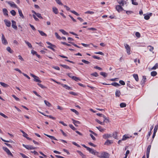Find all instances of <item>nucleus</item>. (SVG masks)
<instances>
[{
	"instance_id": "0e129e2a",
	"label": "nucleus",
	"mask_w": 158,
	"mask_h": 158,
	"mask_svg": "<svg viewBox=\"0 0 158 158\" xmlns=\"http://www.w3.org/2000/svg\"><path fill=\"white\" fill-rule=\"evenodd\" d=\"M144 18L145 19L148 20L150 18V16L149 15H145L144 17Z\"/></svg>"
},
{
	"instance_id": "393cba45",
	"label": "nucleus",
	"mask_w": 158,
	"mask_h": 158,
	"mask_svg": "<svg viewBox=\"0 0 158 158\" xmlns=\"http://www.w3.org/2000/svg\"><path fill=\"white\" fill-rule=\"evenodd\" d=\"M133 77L136 81H139V77L137 74H134L133 75Z\"/></svg>"
},
{
	"instance_id": "680f3d73",
	"label": "nucleus",
	"mask_w": 158,
	"mask_h": 158,
	"mask_svg": "<svg viewBox=\"0 0 158 158\" xmlns=\"http://www.w3.org/2000/svg\"><path fill=\"white\" fill-rule=\"evenodd\" d=\"M130 81H128V83H127V86L131 88H132L133 87L132 86L131 84L130 83Z\"/></svg>"
},
{
	"instance_id": "f03ea898",
	"label": "nucleus",
	"mask_w": 158,
	"mask_h": 158,
	"mask_svg": "<svg viewBox=\"0 0 158 158\" xmlns=\"http://www.w3.org/2000/svg\"><path fill=\"white\" fill-rule=\"evenodd\" d=\"M87 150L89 151L90 153L95 155H96L97 156L98 154H99V152H98L89 148Z\"/></svg>"
},
{
	"instance_id": "ea45409f",
	"label": "nucleus",
	"mask_w": 158,
	"mask_h": 158,
	"mask_svg": "<svg viewBox=\"0 0 158 158\" xmlns=\"http://www.w3.org/2000/svg\"><path fill=\"white\" fill-rule=\"evenodd\" d=\"M120 106L121 108L125 107L126 106V104L125 103H121L120 104Z\"/></svg>"
},
{
	"instance_id": "20e7f679",
	"label": "nucleus",
	"mask_w": 158,
	"mask_h": 158,
	"mask_svg": "<svg viewBox=\"0 0 158 158\" xmlns=\"http://www.w3.org/2000/svg\"><path fill=\"white\" fill-rule=\"evenodd\" d=\"M2 149L8 155L13 156L12 154L7 148L6 147H3Z\"/></svg>"
},
{
	"instance_id": "c03bdc74",
	"label": "nucleus",
	"mask_w": 158,
	"mask_h": 158,
	"mask_svg": "<svg viewBox=\"0 0 158 158\" xmlns=\"http://www.w3.org/2000/svg\"><path fill=\"white\" fill-rule=\"evenodd\" d=\"M148 47L150 52H152L154 49L153 47L151 45L148 46Z\"/></svg>"
},
{
	"instance_id": "f257e3e1",
	"label": "nucleus",
	"mask_w": 158,
	"mask_h": 158,
	"mask_svg": "<svg viewBox=\"0 0 158 158\" xmlns=\"http://www.w3.org/2000/svg\"><path fill=\"white\" fill-rule=\"evenodd\" d=\"M97 156L100 158H109L110 155L107 152H102L100 155L98 154Z\"/></svg>"
},
{
	"instance_id": "7c9ffc66",
	"label": "nucleus",
	"mask_w": 158,
	"mask_h": 158,
	"mask_svg": "<svg viewBox=\"0 0 158 158\" xmlns=\"http://www.w3.org/2000/svg\"><path fill=\"white\" fill-rule=\"evenodd\" d=\"M96 128H97L101 132H103L105 130L104 129L102 128L100 126L99 127H96Z\"/></svg>"
},
{
	"instance_id": "cd10ccee",
	"label": "nucleus",
	"mask_w": 158,
	"mask_h": 158,
	"mask_svg": "<svg viewBox=\"0 0 158 158\" xmlns=\"http://www.w3.org/2000/svg\"><path fill=\"white\" fill-rule=\"evenodd\" d=\"M38 31L40 33L41 35L45 36H47V34L44 33L43 31L40 30H38Z\"/></svg>"
},
{
	"instance_id": "864d4df0",
	"label": "nucleus",
	"mask_w": 158,
	"mask_h": 158,
	"mask_svg": "<svg viewBox=\"0 0 158 158\" xmlns=\"http://www.w3.org/2000/svg\"><path fill=\"white\" fill-rule=\"evenodd\" d=\"M55 34L57 38L60 40L61 39V38L58 35L57 32H55Z\"/></svg>"
},
{
	"instance_id": "4468645a",
	"label": "nucleus",
	"mask_w": 158,
	"mask_h": 158,
	"mask_svg": "<svg viewBox=\"0 0 158 158\" xmlns=\"http://www.w3.org/2000/svg\"><path fill=\"white\" fill-rule=\"evenodd\" d=\"M72 120L73 121V123L76 127L78 126L77 124H80L81 123L79 121L73 119H72Z\"/></svg>"
},
{
	"instance_id": "bf43d9fd",
	"label": "nucleus",
	"mask_w": 158,
	"mask_h": 158,
	"mask_svg": "<svg viewBox=\"0 0 158 158\" xmlns=\"http://www.w3.org/2000/svg\"><path fill=\"white\" fill-rule=\"evenodd\" d=\"M94 12L93 11H90L89 10L87 11L86 12H85V14H94Z\"/></svg>"
},
{
	"instance_id": "412c9836",
	"label": "nucleus",
	"mask_w": 158,
	"mask_h": 158,
	"mask_svg": "<svg viewBox=\"0 0 158 158\" xmlns=\"http://www.w3.org/2000/svg\"><path fill=\"white\" fill-rule=\"evenodd\" d=\"M44 135L47 136V137H49L51 139H54V140H57V139H56V138H55V137H54V136H51L50 135L46 134H45V133L44 134Z\"/></svg>"
},
{
	"instance_id": "6e6d98bb",
	"label": "nucleus",
	"mask_w": 158,
	"mask_h": 158,
	"mask_svg": "<svg viewBox=\"0 0 158 158\" xmlns=\"http://www.w3.org/2000/svg\"><path fill=\"white\" fill-rule=\"evenodd\" d=\"M69 127L70 128H71L72 130H73L74 131H75L76 128H75L72 125V124H69Z\"/></svg>"
},
{
	"instance_id": "b1692460",
	"label": "nucleus",
	"mask_w": 158,
	"mask_h": 158,
	"mask_svg": "<svg viewBox=\"0 0 158 158\" xmlns=\"http://www.w3.org/2000/svg\"><path fill=\"white\" fill-rule=\"evenodd\" d=\"M113 143V142L112 141L109 140H107L106 141L105 143L104 144L106 145H109L110 144H111Z\"/></svg>"
},
{
	"instance_id": "0eeeda50",
	"label": "nucleus",
	"mask_w": 158,
	"mask_h": 158,
	"mask_svg": "<svg viewBox=\"0 0 158 158\" xmlns=\"http://www.w3.org/2000/svg\"><path fill=\"white\" fill-rule=\"evenodd\" d=\"M125 48L126 49L128 55H130L131 54V48L127 44L124 45Z\"/></svg>"
},
{
	"instance_id": "37998d69",
	"label": "nucleus",
	"mask_w": 158,
	"mask_h": 158,
	"mask_svg": "<svg viewBox=\"0 0 158 158\" xmlns=\"http://www.w3.org/2000/svg\"><path fill=\"white\" fill-rule=\"evenodd\" d=\"M129 137L127 135H124L123 136V138L122 139V140H126L127 139L129 138Z\"/></svg>"
},
{
	"instance_id": "a18cd8bd",
	"label": "nucleus",
	"mask_w": 158,
	"mask_h": 158,
	"mask_svg": "<svg viewBox=\"0 0 158 158\" xmlns=\"http://www.w3.org/2000/svg\"><path fill=\"white\" fill-rule=\"evenodd\" d=\"M146 76H143V78L141 81V82L143 83H144L146 81Z\"/></svg>"
},
{
	"instance_id": "a19ab883",
	"label": "nucleus",
	"mask_w": 158,
	"mask_h": 158,
	"mask_svg": "<svg viewBox=\"0 0 158 158\" xmlns=\"http://www.w3.org/2000/svg\"><path fill=\"white\" fill-rule=\"evenodd\" d=\"M100 74L102 76L105 77H106L107 76V74L105 72H101L100 73Z\"/></svg>"
},
{
	"instance_id": "3c124183",
	"label": "nucleus",
	"mask_w": 158,
	"mask_h": 158,
	"mask_svg": "<svg viewBox=\"0 0 158 158\" xmlns=\"http://www.w3.org/2000/svg\"><path fill=\"white\" fill-rule=\"evenodd\" d=\"M20 154L21 156L23 158H29L28 156H27L23 153H20Z\"/></svg>"
},
{
	"instance_id": "4be33fe9",
	"label": "nucleus",
	"mask_w": 158,
	"mask_h": 158,
	"mask_svg": "<svg viewBox=\"0 0 158 158\" xmlns=\"http://www.w3.org/2000/svg\"><path fill=\"white\" fill-rule=\"evenodd\" d=\"M3 12L4 15L8 16V11L7 9L6 8L3 9Z\"/></svg>"
},
{
	"instance_id": "7ed1b4c3",
	"label": "nucleus",
	"mask_w": 158,
	"mask_h": 158,
	"mask_svg": "<svg viewBox=\"0 0 158 158\" xmlns=\"http://www.w3.org/2000/svg\"><path fill=\"white\" fill-rule=\"evenodd\" d=\"M46 43L49 45V46H48V48L52 49L53 51H55V50L54 48H56V46L55 45L52 44L51 43L48 42H47Z\"/></svg>"
},
{
	"instance_id": "c756f323",
	"label": "nucleus",
	"mask_w": 158,
	"mask_h": 158,
	"mask_svg": "<svg viewBox=\"0 0 158 158\" xmlns=\"http://www.w3.org/2000/svg\"><path fill=\"white\" fill-rule=\"evenodd\" d=\"M59 31L64 35H68V33L63 29H60Z\"/></svg>"
},
{
	"instance_id": "e433bc0d",
	"label": "nucleus",
	"mask_w": 158,
	"mask_h": 158,
	"mask_svg": "<svg viewBox=\"0 0 158 158\" xmlns=\"http://www.w3.org/2000/svg\"><path fill=\"white\" fill-rule=\"evenodd\" d=\"M69 43L72 44L73 45H74L75 47H77L79 48H81V47H80L78 45H77V44H75L74 42H69Z\"/></svg>"
},
{
	"instance_id": "2f4dec72",
	"label": "nucleus",
	"mask_w": 158,
	"mask_h": 158,
	"mask_svg": "<svg viewBox=\"0 0 158 158\" xmlns=\"http://www.w3.org/2000/svg\"><path fill=\"white\" fill-rule=\"evenodd\" d=\"M121 94V92L119 90H116L115 92V95L116 97H119Z\"/></svg>"
},
{
	"instance_id": "09e8293b",
	"label": "nucleus",
	"mask_w": 158,
	"mask_h": 158,
	"mask_svg": "<svg viewBox=\"0 0 158 158\" xmlns=\"http://www.w3.org/2000/svg\"><path fill=\"white\" fill-rule=\"evenodd\" d=\"M81 61L83 63H85V64H89L90 63L89 61L86 60L84 59L82 60Z\"/></svg>"
},
{
	"instance_id": "052dcab7",
	"label": "nucleus",
	"mask_w": 158,
	"mask_h": 158,
	"mask_svg": "<svg viewBox=\"0 0 158 158\" xmlns=\"http://www.w3.org/2000/svg\"><path fill=\"white\" fill-rule=\"evenodd\" d=\"M95 54H100L102 55H104V54L102 52H94Z\"/></svg>"
},
{
	"instance_id": "423d86ee",
	"label": "nucleus",
	"mask_w": 158,
	"mask_h": 158,
	"mask_svg": "<svg viewBox=\"0 0 158 158\" xmlns=\"http://www.w3.org/2000/svg\"><path fill=\"white\" fill-rule=\"evenodd\" d=\"M23 146L28 150L34 149L35 147H33L32 146L30 145H25L24 144H23Z\"/></svg>"
},
{
	"instance_id": "72a5a7b5",
	"label": "nucleus",
	"mask_w": 158,
	"mask_h": 158,
	"mask_svg": "<svg viewBox=\"0 0 158 158\" xmlns=\"http://www.w3.org/2000/svg\"><path fill=\"white\" fill-rule=\"evenodd\" d=\"M25 43L27 45L28 47L30 48H32V46L31 45V44L28 42L27 41H26L25 40Z\"/></svg>"
},
{
	"instance_id": "c9c22d12",
	"label": "nucleus",
	"mask_w": 158,
	"mask_h": 158,
	"mask_svg": "<svg viewBox=\"0 0 158 158\" xmlns=\"http://www.w3.org/2000/svg\"><path fill=\"white\" fill-rule=\"evenodd\" d=\"M157 68H158V63H156L155 65L151 69L152 70H155Z\"/></svg>"
},
{
	"instance_id": "58836bf2",
	"label": "nucleus",
	"mask_w": 158,
	"mask_h": 158,
	"mask_svg": "<svg viewBox=\"0 0 158 158\" xmlns=\"http://www.w3.org/2000/svg\"><path fill=\"white\" fill-rule=\"evenodd\" d=\"M111 85L114 86H118L120 85L119 84L115 82L112 83Z\"/></svg>"
},
{
	"instance_id": "2eb2a0df",
	"label": "nucleus",
	"mask_w": 158,
	"mask_h": 158,
	"mask_svg": "<svg viewBox=\"0 0 158 158\" xmlns=\"http://www.w3.org/2000/svg\"><path fill=\"white\" fill-rule=\"evenodd\" d=\"M111 137V134H106L103 135V137L105 139H106Z\"/></svg>"
},
{
	"instance_id": "9b49d317",
	"label": "nucleus",
	"mask_w": 158,
	"mask_h": 158,
	"mask_svg": "<svg viewBox=\"0 0 158 158\" xmlns=\"http://www.w3.org/2000/svg\"><path fill=\"white\" fill-rule=\"evenodd\" d=\"M117 1L122 6H123L126 3V1L124 0H117Z\"/></svg>"
},
{
	"instance_id": "4c0bfd02",
	"label": "nucleus",
	"mask_w": 158,
	"mask_h": 158,
	"mask_svg": "<svg viewBox=\"0 0 158 158\" xmlns=\"http://www.w3.org/2000/svg\"><path fill=\"white\" fill-rule=\"evenodd\" d=\"M157 74V73L156 71H154L151 72V74L152 76L154 77L156 76Z\"/></svg>"
},
{
	"instance_id": "f3484780",
	"label": "nucleus",
	"mask_w": 158,
	"mask_h": 158,
	"mask_svg": "<svg viewBox=\"0 0 158 158\" xmlns=\"http://www.w3.org/2000/svg\"><path fill=\"white\" fill-rule=\"evenodd\" d=\"M18 12L19 15V16L22 17V18H24V17L22 13V10L19 8H18Z\"/></svg>"
},
{
	"instance_id": "8fccbe9b",
	"label": "nucleus",
	"mask_w": 158,
	"mask_h": 158,
	"mask_svg": "<svg viewBox=\"0 0 158 158\" xmlns=\"http://www.w3.org/2000/svg\"><path fill=\"white\" fill-rule=\"evenodd\" d=\"M91 75L95 77H97L98 76V74L96 72L91 73Z\"/></svg>"
},
{
	"instance_id": "9d476101",
	"label": "nucleus",
	"mask_w": 158,
	"mask_h": 158,
	"mask_svg": "<svg viewBox=\"0 0 158 158\" xmlns=\"http://www.w3.org/2000/svg\"><path fill=\"white\" fill-rule=\"evenodd\" d=\"M151 145H149L147 147V152H146V154H147V158H148L149 156V153H150V150L151 148Z\"/></svg>"
},
{
	"instance_id": "79ce46f5",
	"label": "nucleus",
	"mask_w": 158,
	"mask_h": 158,
	"mask_svg": "<svg viewBox=\"0 0 158 158\" xmlns=\"http://www.w3.org/2000/svg\"><path fill=\"white\" fill-rule=\"evenodd\" d=\"M70 110L71 111H72L74 112L77 115H78L79 114V112L77 111L76 110H75L74 109H70Z\"/></svg>"
},
{
	"instance_id": "5fc2aeb1",
	"label": "nucleus",
	"mask_w": 158,
	"mask_h": 158,
	"mask_svg": "<svg viewBox=\"0 0 158 158\" xmlns=\"http://www.w3.org/2000/svg\"><path fill=\"white\" fill-rule=\"evenodd\" d=\"M0 115L2 116L4 118H8V117L7 116L5 115L4 114H3L1 112H0Z\"/></svg>"
},
{
	"instance_id": "338daca9",
	"label": "nucleus",
	"mask_w": 158,
	"mask_h": 158,
	"mask_svg": "<svg viewBox=\"0 0 158 158\" xmlns=\"http://www.w3.org/2000/svg\"><path fill=\"white\" fill-rule=\"evenodd\" d=\"M93 57L95 59H98V60H101V58L99 57H98V56H95V55L93 56Z\"/></svg>"
},
{
	"instance_id": "e2e57ef3",
	"label": "nucleus",
	"mask_w": 158,
	"mask_h": 158,
	"mask_svg": "<svg viewBox=\"0 0 158 158\" xmlns=\"http://www.w3.org/2000/svg\"><path fill=\"white\" fill-rule=\"evenodd\" d=\"M61 44H63L64 45H67L68 46H71V45L70 44H67V43H66L65 42H61Z\"/></svg>"
},
{
	"instance_id": "39448f33",
	"label": "nucleus",
	"mask_w": 158,
	"mask_h": 158,
	"mask_svg": "<svg viewBox=\"0 0 158 158\" xmlns=\"http://www.w3.org/2000/svg\"><path fill=\"white\" fill-rule=\"evenodd\" d=\"M30 75L34 78V81L39 83L41 82V81L39 79V77L37 76H36L32 73H31Z\"/></svg>"
},
{
	"instance_id": "bb28decb",
	"label": "nucleus",
	"mask_w": 158,
	"mask_h": 158,
	"mask_svg": "<svg viewBox=\"0 0 158 158\" xmlns=\"http://www.w3.org/2000/svg\"><path fill=\"white\" fill-rule=\"evenodd\" d=\"M1 85L4 87H8L9 85L7 84L2 82H0Z\"/></svg>"
},
{
	"instance_id": "1a4fd4ad",
	"label": "nucleus",
	"mask_w": 158,
	"mask_h": 158,
	"mask_svg": "<svg viewBox=\"0 0 158 158\" xmlns=\"http://www.w3.org/2000/svg\"><path fill=\"white\" fill-rule=\"evenodd\" d=\"M115 8L118 12H120L123 10V8L120 5L116 6Z\"/></svg>"
},
{
	"instance_id": "de8ad7c7",
	"label": "nucleus",
	"mask_w": 158,
	"mask_h": 158,
	"mask_svg": "<svg viewBox=\"0 0 158 158\" xmlns=\"http://www.w3.org/2000/svg\"><path fill=\"white\" fill-rule=\"evenodd\" d=\"M1 139L2 141H3L4 142H7V143H10V142L12 143V142H13V141H12L11 140H5V139H3L2 138H1Z\"/></svg>"
},
{
	"instance_id": "69168bd1",
	"label": "nucleus",
	"mask_w": 158,
	"mask_h": 158,
	"mask_svg": "<svg viewBox=\"0 0 158 158\" xmlns=\"http://www.w3.org/2000/svg\"><path fill=\"white\" fill-rule=\"evenodd\" d=\"M33 93L36 95L37 96L39 97H40V98H41V97L40 95H39V94H38L37 93V92L35 91H33Z\"/></svg>"
},
{
	"instance_id": "a211bd4d",
	"label": "nucleus",
	"mask_w": 158,
	"mask_h": 158,
	"mask_svg": "<svg viewBox=\"0 0 158 158\" xmlns=\"http://www.w3.org/2000/svg\"><path fill=\"white\" fill-rule=\"evenodd\" d=\"M69 77L70 78H71L72 79L75 80L76 81H80L81 80L80 78L78 77H77L75 76H70Z\"/></svg>"
},
{
	"instance_id": "774afa93",
	"label": "nucleus",
	"mask_w": 158,
	"mask_h": 158,
	"mask_svg": "<svg viewBox=\"0 0 158 158\" xmlns=\"http://www.w3.org/2000/svg\"><path fill=\"white\" fill-rule=\"evenodd\" d=\"M135 35L138 38H139L140 36V35L139 32H137L135 34Z\"/></svg>"
},
{
	"instance_id": "a878e982",
	"label": "nucleus",
	"mask_w": 158,
	"mask_h": 158,
	"mask_svg": "<svg viewBox=\"0 0 158 158\" xmlns=\"http://www.w3.org/2000/svg\"><path fill=\"white\" fill-rule=\"evenodd\" d=\"M113 137L116 139H118V138L117 137V132H115L113 133Z\"/></svg>"
},
{
	"instance_id": "f704fd0d",
	"label": "nucleus",
	"mask_w": 158,
	"mask_h": 158,
	"mask_svg": "<svg viewBox=\"0 0 158 158\" xmlns=\"http://www.w3.org/2000/svg\"><path fill=\"white\" fill-rule=\"evenodd\" d=\"M44 102L46 105L48 106L49 107H50L51 106V104L49 102L46 100L44 101Z\"/></svg>"
},
{
	"instance_id": "603ef678",
	"label": "nucleus",
	"mask_w": 158,
	"mask_h": 158,
	"mask_svg": "<svg viewBox=\"0 0 158 158\" xmlns=\"http://www.w3.org/2000/svg\"><path fill=\"white\" fill-rule=\"evenodd\" d=\"M10 13L11 14V15L14 16L16 15V13L15 10H12L10 11Z\"/></svg>"
},
{
	"instance_id": "4d7b16f0",
	"label": "nucleus",
	"mask_w": 158,
	"mask_h": 158,
	"mask_svg": "<svg viewBox=\"0 0 158 158\" xmlns=\"http://www.w3.org/2000/svg\"><path fill=\"white\" fill-rule=\"evenodd\" d=\"M37 17L40 19H43V17L41 16L40 14L39 13H37L36 15Z\"/></svg>"
},
{
	"instance_id": "6ab92c4d",
	"label": "nucleus",
	"mask_w": 158,
	"mask_h": 158,
	"mask_svg": "<svg viewBox=\"0 0 158 158\" xmlns=\"http://www.w3.org/2000/svg\"><path fill=\"white\" fill-rule=\"evenodd\" d=\"M96 114L99 116L101 117H103V118H104L103 122H105V120L106 119V117L104 115H103L102 114H100V113H97Z\"/></svg>"
},
{
	"instance_id": "ddd939ff",
	"label": "nucleus",
	"mask_w": 158,
	"mask_h": 158,
	"mask_svg": "<svg viewBox=\"0 0 158 158\" xmlns=\"http://www.w3.org/2000/svg\"><path fill=\"white\" fill-rule=\"evenodd\" d=\"M8 3L10 5L11 7H13L15 8H18L19 7L17 6L13 2H8Z\"/></svg>"
},
{
	"instance_id": "13d9d810",
	"label": "nucleus",
	"mask_w": 158,
	"mask_h": 158,
	"mask_svg": "<svg viewBox=\"0 0 158 158\" xmlns=\"http://www.w3.org/2000/svg\"><path fill=\"white\" fill-rule=\"evenodd\" d=\"M95 121L97 122H98V123L101 124V125H104V123L103 122H101L98 119H96L95 120Z\"/></svg>"
},
{
	"instance_id": "dca6fc26",
	"label": "nucleus",
	"mask_w": 158,
	"mask_h": 158,
	"mask_svg": "<svg viewBox=\"0 0 158 158\" xmlns=\"http://www.w3.org/2000/svg\"><path fill=\"white\" fill-rule=\"evenodd\" d=\"M4 22L7 27H10V26L11 23L10 21H8L7 20L5 19L4 20Z\"/></svg>"
},
{
	"instance_id": "473e14b6",
	"label": "nucleus",
	"mask_w": 158,
	"mask_h": 158,
	"mask_svg": "<svg viewBox=\"0 0 158 158\" xmlns=\"http://www.w3.org/2000/svg\"><path fill=\"white\" fill-rule=\"evenodd\" d=\"M6 50L9 52L11 53H12L13 52V51L11 49V48L9 47H7Z\"/></svg>"
},
{
	"instance_id": "49530a36",
	"label": "nucleus",
	"mask_w": 158,
	"mask_h": 158,
	"mask_svg": "<svg viewBox=\"0 0 158 158\" xmlns=\"http://www.w3.org/2000/svg\"><path fill=\"white\" fill-rule=\"evenodd\" d=\"M56 3L59 5H63V4L61 2L60 0H55Z\"/></svg>"
},
{
	"instance_id": "c85d7f7f",
	"label": "nucleus",
	"mask_w": 158,
	"mask_h": 158,
	"mask_svg": "<svg viewBox=\"0 0 158 158\" xmlns=\"http://www.w3.org/2000/svg\"><path fill=\"white\" fill-rule=\"evenodd\" d=\"M60 66L66 69H70L71 68L66 65L60 64Z\"/></svg>"
},
{
	"instance_id": "6e6552de",
	"label": "nucleus",
	"mask_w": 158,
	"mask_h": 158,
	"mask_svg": "<svg viewBox=\"0 0 158 158\" xmlns=\"http://www.w3.org/2000/svg\"><path fill=\"white\" fill-rule=\"evenodd\" d=\"M2 43L3 44L5 45H6L8 44V42L6 39L4 35L3 34H2Z\"/></svg>"
},
{
	"instance_id": "f8f14e48",
	"label": "nucleus",
	"mask_w": 158,
	"mask_h": 158,
	"mask_svg": "<svg viewBox=\"0 0 158 158\" xmlns=\"http://www.w3.org/2000/svg\"><path fill=\"white\" fill-rule=\"evenodd\" d=\"M12 27L15 30H17V27L16 25V23L14 20H12Z\"/></svg>"
},
{
	"instance_id": "aec40b11",
	"label": "nucleus",
	"mask_w": 158,
	"mask_h": 158,
	"mask_svg": "<svg viewBox=\"0 0 158 158\" xmlns=\"http://www.w3.org/2000/svg\"><path fill=\"white\" fill-rule=\"evenodd\" d=\"M52 10L53 12L56 14H57L58 13V9L55 7H52Z\"/></svg>"
},
{
	"instance_id": "5701e85b",
	"label": "nucleus",
	"mask_w": 158,
	"mask_h": 158,
	"mask_svg": "<svg viewBox=\"0 0 158 158\" xmlns=\"http://www.w3.org/2000/svg\"><path fill=\"white\" fill-rule=\"evenodd\" d=\"M61 85L64 87L65 88H66L67 89H68V90H71L72 89L70 87L68 86L67 85H64V84H61Z\"/></svg>"
}]
</instances>
